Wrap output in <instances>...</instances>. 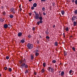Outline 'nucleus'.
<instances>
[{
  "mask_svg": "<svg viewBox=\"0 0 77 77\" xmlns=\"http://www.w3.org/2000/svg\"><path fill=\"white\" fill-rule=\"evenodd\" d=\"M41 72L42 73H44V72H45V69H42L41 70Z\"/></svg>",
  "mask_w": 77,
  "mask_h": 77,
  "instance_id": "nucleus-17",
  "label": "nucleus"
},
{
  "mask_svg": "<svg viewBox=\"0 0 77 77\" xmlns=\"http://www.w3.org/2000/svg\"><path fill=\"white\" fill-rule=\"evenodd\" d=\"M72 3H74L75 1H74V0H72Z\"/></svg>",
  "mask_w": 77,
  "mask_h": 77,
  "instance_id": "nucleus-44",
  "label": "nucleus"
},
{
  "mask_svg": "<svg viewBox=\"0 0 77 77\" xmlns=\"http://www.w3.org/2000/svg\"><path fill=\"white\" fill-rule=\"evenodd\" d=\"M27 47L28 49H29V50H31V49L33 48V45L32 44L28 43L27 45Z\"/></svg>",
  "mask_w": 77,
  "mask_h": 77,
  "instance_id": "nucleus-2",
  "label": "nucleus"
},
{
  "mask_svg": "<svg viewBox=\"0 0 77 77\" xmlns=\"http://www.w3.org/2000/svg\"><path fill=\"white\" fill-rule=\"evenodd\" d=\"M59 73H60V72H61V71L60 70V71H59Z\"/></svg>",
  "mask_w": 77,
  "mask_h": 77,
  "instance_id": "nucleus-54",
  "label": "nucleus"
},
{
  "mask_svg": "<svg viewBox=\"0 0 77 77\" xmlns=\"http://www.w3.org/2000/svg\"><path fill=\"white\" fill-rule=\"evenodd\" d=\"M6 59H8V60L9 59V56H7L6 57Z\"/></svg>",
  "mask_w": 77,
  "mask_h": 77,
  "instance_id": "nucleus-35",
  "label": "nucleus"
},
{
  "mask_svg": "<svg viewBox=\"0 0 77 77\" xmlns=\"http://www.w3.org/2000/svg\"><path fill=\"white\" fill-rule=\"evenodd\" d=\"M55 3L54 2H53L52 3V6H53V7H54V6H55Z\"/></svg>",
  "mask_w": 77,
  "mask_h": 77,
  "instance_id": "nucleus-29",
  "label": "nucleus"
},
{
  "mask_svg": "<svg viewBox=\"0 0 77 77\" xmlns=\"http://www.w3.org/2000/svg\"><path fill=\"white\" fill-rule=\"evenodd\" d=\"M29 15L30 17V16H31V15H32V13H29Z\"/></svg>",
  "mask_w": 77,
  "mask_h": 77,
  "instance_id": "nucleus-46",
  "label": "nucleus"
},
{
  "mask_svg": "<svg viewBox=\"0 0 77 77\" xmlns=\"http://www.w3.org/2000/svg\"><path fill=\"white\" fill-rule=\"evenodd\" d=\"M77 25V21L76 20V21H74L73 22V26H76Z\"/></svg>",
  "mask_w": 77,
  "mask_h": 77,
  "instance_id": "nucleus-9",
  "label": "nucleus"
},
{
  "mask_svg": "<svg viewBox=\"0 0 77 77\" xmlns=\"http://www.w3.org/2000/svg\"><path fill=\"white\" fill-rule=\"evenodd\" d=\"M45 0H41V2H45Z\"/></svg>",
  "mask_w": 77,
  "mask_h": 77,
  "instance_id": "nucleus-49",
  "label": "nucleus"
},
{
  "mask_svg": "<svg viewBox=\"0 0 77 77\" xmlns=\"http://www.w3.org/2000/svg\"><path fill=\"white\" fill-rule=\"evenodd\" d=\"M3 14V15H4V16H5V15L6 14V12H5V11H4L3 13H2Z\"/></svg>",
  "mask_w": 77,
  "mask_h": 77,
  "instance_id": "nucleus-27",
  "label": "nucleus"
},
{
  "mask_svg": "<svg viewBox=\"0 0 77 77\" xmlns=\"http://www.w3.org/2000/svg\"><path fill=\"white\" fill-rule=\"evenodd\" d=\"M46 39H50V37H48V36H46Z\"/></svg>",
  "mask_w": 77,
  "mask_h": 77,
  "instance_id": "nucleus-39",
  "label": "nucleus"
},
{
  "mask_svg": "<svg viewBox=\"0 0 77 77\" xmlns=\"http://www.w3.org/2000/svg\"><path fill=\"white\" fill-rule=\"evenodd\" d=\"M29 72V71L27 70V69L26 70V71L25 72V74H26V73H28Z\"/></svg>",
  "mask_w": 77,
  "mask_h": 77,
  "instance_id": "nucleus-28",
  "label": "nucleus"
},
{
  "mask_svg": "<svg viewBox=\"0 0 77 77\" xmlns=\"http://www.w3.org/2000/svg\"><path fill=\"white\" fill-rule=\"evenodd\" d=\"M61 76H62H62H63L64 75H65V72L63 71L61 72Z\"/></svg>",
  "mask_w": 77,
  "mask_h": 77,
  "instance_id": "nucleus-11",
  "label": "nucleus"
},
{
  "mask_svg": "<svg viewBox=\"0 0 77 77\" xmlns=\"http://www.w3.org/2000/svg\"><path fill=\"white\" fill-rule=\"evenodd\" d=\"M24 40H25V38H23V39L21 40V42L22 43H24L25 42V41Z\"/></svg>",
  "mask_w": 77,
  "mask_h": 77,
  "instance_id": "nucleus-10",
  "label": "nucleus"
},
{
  "mask_svg": "<svg viewBox=\"0 0 77 77\" xmlns=\"http://www.w3.org/2000/svg\"><path fill=\"white\" fill-rule=\"evenodd\" d=\"M39 54V53L37 52H35V56H38V55Z\"/></svg>",
  "mask_w": 77,
  "mask_h": 77,
  "instance_id": "nucleus-24",
  "label": "nucleus"
},
{
  "mask_svg": "<svg viewBox=\"0 0 77 77\" xmlns=\"http://www.w3.org/2000/svg\"><path fill=\"white\" fill-rule=\"evenodd\" d=\"M34 7H31V9H32V10H33V9H34Z\"/></svg>",
  "mask_w": 77,
  "mask_h": 77,
  "instance_id": "nucleus-43",
  "label": "nucleus"
},
{
  "mask_svg": "<svg viewBox=\"0 0 77 77\" xmlns=\"http://www.w3.org/2000/svg\"><path fill=\"white\" fill-rule=\"evenodd\" d=\"M2 75L0 74V77H1Z\"/></svg>",
  "mask_w": 77,
  "mask_h": 77,
  "instance_id": "nucleus-58",
  "label": "nucleus"
},
{
  "mask_svg": "<svg viewBox=\"0 0 77 77\" xmlns=\"http://www.w3.org/2000/svg\"><path fill=\"white\" fill-rule=\"evenodd\" d=\"M59 76H60L61 75V74L60 73L59 74Z\"/></svg>",
  "mask_w": 77,
  "mask_h": 77,
  "instance_id": "nucleus-53",
  "label": "nucleus"
},
{
  "mask_svg": "<svg viewBox=\"0 0 77 77\" xmlns=\"http://www.w3.org/2000/svg\"><path fill=\"white\" fill-rule=\"evenodd\" d=\"M63 35H65V33H63Z\"/></svg>",
  "mask_w": 77,
  "mask_h": 77,
  "instance_id": "nucleus-57",
  "label": "nucleus"
},
{
  "mask_svg": "<svg viewBox=\"0 0 77 77\" xmlns=\"http://www.w3.org/2000/svg\"><path fill=\"white\" fill-rule=\"evenodd\" d=\"M72 50H73L74 51H75V48L74 47H73L72 48Z\"/></svg>",
  "mask_w": 77,
  "mask_h": 77,
  "instance_id": "nucleus-32",
  "label": "nucleus"
},
{
  "mask_svg": "<svg viewBox=\"0 0 77 77\" xmlns=\"http://www.w3.org/2000/svg\"><path fill=\"white\" fill-rule=\"evenodd\" d=\"M37 44H39V41H37Z\"/></svg>",
  "mask_w": 77,
  "mask_h": 77,
  "instance_id": "nucleus-50",
  "label": "nucleus"
},
{
  "mask_svg": "<svg viewBox=\"0 0 77 77\" xmlns=\"http://www.w3.org/2000/svg\"><path fill=\"white\" fill-rule=\"evenodd\" d=\"M52 62L53 63H55L56 62V61L55 60H53V61H52Z\"/></svg>",
  "mask_w": 77,
  "mask_h": 77,
  "instance_id": "nucleus-25",
  "label": "nucleus"
},
{
  "mask_svg": "<svg viewBox=\"0 0 77 77\" xmlns=\"http://www.w3.org/2000/svg\"><path fill=\"white\" fill-rule=\"evenodd\" d=\"M65 29L66 32L69 31V29L68 28V27H67L66 29Z\"/></svg>",
  "mask_w": 77,
  "mask_h": 77,
  "instance_id": "nucleus-20",
  "label": "nucleus"
},
{
  "mask_svg": "<svg viewBox=\"0 0 77 77\" xmlns=\"http://www.w3.org/2000/svg\"><path fill=\"white\" fill-rule=\"evenodd\" d=\"M8 70H7V71H9V72H11L12 71V69L10 67L8 68Z\"/></svg>",
  "mask_w": 77,
  "mask_h": 77,
  "instance_id": "nucleus-12",
  "label": "nucleus"
},
{
  "mask_svg": "<svg viewBox=\"0 0 77 77\" xmlns=\"http://www.w3.org/2000/svg\"><path fill=\"white\" fill-rule=\"evenodd\" d=\"M63 36L64 38H65V35H63Z\"/></svg>",
  "mask_w": 77,
  "mask_h": 77,
  "instance_id": "nucleus-56",
  "label": "nucleus"
},
{
  "mask_svg": "<svg viewBox=\"0 0 77 77\" xmlns=\"http://www.w3.org/2000/svg\"><path fill=\"white\" fill-rule=\"evenodd\" d=\"M51 67H48V71H49L50 72V69H51Z\"/></svg>",
  "mask_w": 77,
  "mask_h": 77,
  "instance_id": "nucleus-22",
  "label": "nucleus"
},
{
  "mask_svg": "<svg viewBox=\"0 0 77 77\" xmlns=\"http://www.w3.org/2000/svg\"><path fill=\"white\" fill-rule=\"evenodd\" d=\"M10 17L11 18H12L13 17H14V16H13L11 14L10 15Z\"/></svg>",
  "mask_w": 77,
  "mask_h": 77,
  "instance_id": "nucleus-30",
  "label": "nucleus"
},
{
  "mask_svg": "<svg viewBox=\"0 0 77 77\" xmlns=\"http://www.w3.org/2000/svg\"><path fill=\"white\" fill-rule=\"evenodd\" d=\"M8 27V25L7 24H5L4 25V27L5 29H7Z\"/></svg>",
  "mask_w": 77,
  "mask_h": 77,
  "instance_id": "nucleus-8",
  "label": "nucleus"
},
{
  "mask_svg": "<svg viewBox=\"0 0 77 77\" xmlns=\"http://www.w3.org/2000/svg\"><path fill=\"white\" fill-rule=\"evenodd\" d=\"M32 30L33 31H34L35 30V27H33V28H32Z\"/></svg>",
  "mask_w": 77,
  "mask_h": 77,
  "instance_id": "nucleus-36",
  "label": "nucleus"
},
{
  "mask_svg": "<svg viewBox=\"0 0 77 77\" xmlns=\"http://www.w3.org/2000/svg\"><path fill=\"white\" fill-rule=\"evenodd\" d=\"M59 14H60V16H61V15H60V13Z\"/></svg>",
  "mask_w": 77,
  "mask_h": 77,
  "instance_id": "nucleus-60",
  "label": "nucleus"
},
{
  "mask_svg": "<svg viewBox=\"0 0 77 77\" xmlns=\"http://www.w3.org/2000/svg\"><path fill=\"white\" fill-rule=\"evenodd\" d=\"M38 19H39V20H43V18H42V16L40 17Z\"/></svg>",
  "mask_w": 77,
  "mask_h": 77,
  "instance_id": "nucleus-18",
  "label": "nucleus"
},
{
  "mask_svg": "<svg viewBox=\"0 0 77 77\" xmlns=\"http://www.w3.org/2000/svg\"><path fill=\"white\" fill-rule=\"evenodd\" d=\"M33 7L36 8L37 6V4L36 3H34L33 5Z\"/></svg>",
  "mask_w": 77,
  "mask_h": 77,
  "instance_id": "nucleus-14",
  "label": "nucleus"
},
{
  "mask_svg": "<svg viewBox=\"0 0 77 77\" xmlns=\"http://www.w3.org/2000/svg\"><path fill=\"white\" fill-rule=\"evenodd\" d=\"M28 37L29 38H31V35H28Z\"/></svg>",
  "mask_w": 77,
  "mask_h": 77,
  "instance_id": "nucleus-40",
  "label": "nucleus"
},
{
  "mask_svg": "<svg viewBox=\"0 0 77 77\" xmlns=\"http://www.w3.org/2000/svg\"><path fill=\"white\" fill-rule=\"evenodd\" d=\"M37 53V52H38V50H37L35 51Z\"/></svg>",
  "mask_w": 77,
  "mask_h": 77,
  "instance_id": "nucleus-52",
  "label": "nucleus"
},
{
  "mask_svg": "<svg viewBox=\"0 0 77 77\" xmlns=\"http://www.w3.org/2000/svg\"><path fill=\"white\" fill-rule=\"evenodd\" d=\"M45 32L46 35H48L49 34V32H48V29H47V30L45 31Z\"/></svg>",
  "mask_w": 77,
  "mask_h": 77,
  "instance_id": "nucleus-19",
  "label": "nucleus"
},
{
  "mask_svg": "<svg viewBox=\"0 0 77 77\" xmlns=\"http://www.w3.org/2000/svg\"><path fill=\"white\" fill-rule=\"evenodd\" d=\"M4 69H5V70H7V69H8V67H5L4 68Z\"/></svg>",
  "mask_w": 77,
  "mask_h": 77,
  "instance_id": "nucleus-41",
  "label": "nucleus"
},
{
  "mask_svg": "<svg viewBox=\"0 0 77 77\" xmlns=\"http://www.w3.org/2000/svg\"><path fill=\"white\" fill-rule=\"evenodd\" d=\"M39 37L40 38H41V39L42 38V36L41 35L39 36Z\"/></svg>",
  "mask_w": 77,
  "mask_h": 77,
  "instance_id": "nucleus-51",
  "label": "nucleus"
},
{
  "mask_svg": "<svg viewBox=\"0 0 77 77\" xmlns=\"http://www.w3.org/2000/svg\"><path fill=\"white\" fill-rule=\"evenodd\" d=\"M21 7V6H19V8H20Z\"/></svg>",
  "mask_w": 77,
  "mask_h": 77,
  "instance_id": "nucleus-59",
  "label": "nucleus"
},
{
  "mask_svg": "<svg viewBox=\"0 0 77 77\" xmlns=\"http://www.w3.org/2000/svg\"><path fill=\"white\" fill-rule=\"evenodd\" d=\"M31 60H33L34 58V57H33V56L31 54Z\"/></svg>",
  "mask_w": 77,
  "mask_h": 77,
  "instance_id": "nucleus-21",
  "label": "nucleus"
},
{
  "mask_svg": "<svg viewBox=\"0 0 77 77\" xmlns=\"http://www.w3.org/2000/svg\"><path fill=\"white\" fill-rule=\"evenodd\" d=\"M71 37H72V36H71Z\"/></svg>",
  "mask_w": 77,
  "mask_h": 77,
  "instance_id": "nucleus-61",
  "label": "nucleus"
},
{
  "mask_svg": "<svg viewBox=\"0 0 77 77\" xmlns=\"http://www.w3.org/2000/svg\"><path fill=\"white\" fill-rule=\"evenodd\" d=\"M20 62L21 68H22V69H24V68L26 69L28 68L29 66L28 65L26 64V60L25 59H24L20 61Z\"/></svg>",
  "mask_w": 77,
  "mask_h": 77,
  "instance_id": "nucleus-1",
  "label": "nucleus"
},
{
  "mask_svg": "<svg viewBox=\"0 0 77 77\" xmlns=\"http://www.w3.org/2000/svg\"><path fill=\"white\" fill-rule=\"evenodd\" d=\"M42 20H40L39 21L37 22L36 24L37 25H39L40 24H42L43 23V21Z\"/></svg>",
  "mask_w": 77,
  "mask_h": 77,
  "instance_id": "nucleus-4",
  "label": "nucleus"
},
{
  "mask_svg": "<svg viewBox=\"0 0 77 77\" xmlns=\"http://www.w3.org/2000/svg\"><path fill=\"white\" fill-rule=\"evenodd\" d=\"M34 13H35V18H36L37 20L39 18V14L38 13L37 14V13H36V12H35V11H34Z\"/></svg>",
  "mask_w": 77,
  "mask_h": 77,
  "instance_id": "nucleus-3",
  "label": "nucleus"
},
{
  "mask_svg": "<svg viewBox=\"0 0 77 77\" xmlns=\"http://www.w3.org/2000/svg\"><path fill=\"white\" fill-rule=\"evenodd\" d=\"M45 8L44 7H43L42 8V10L43 11H45Z\"/></svg>",
  "mask_w": 77,
  "mask_h": 77,
  "instance_id": "nucleus-33",
  "label": "nucleus"
},
{
  "mask_svg": "<svg viewBox=\"0 0 77 77\" xmlns=\"http://www.w3.org/2000/svg\"><path fill=\"white\" fill-rule=\"evenodd\" d=\"M77 17L76 16H73L72 18V21H75L76 20H77Z\"/></svg>",
  "mask_w": 77,
  "mask_h": 77,
  "instance_id": "nucleus-6",
  "label": "nucleus"
},
{
  "mask_svg": "<svg viewBox=\"0 0 77 77\" xmlns=\"http://www.w3.org/2000/svg\"><path fill=\"white\" fill-rule=\"evenodd\" d=\"M43 15H46V14H45V12H43Z\"/></svg>",
  "mask_w": 77,
  "mask_h": 77,
  "instance_id": "nucleus-45",
  "label": "nucleus"
},
{
  "mask_svg": "<svg viewBox=\"0 0 77 77\" xmlns=\"http://www.w3.org/2000/svg\"><path fill=\"white\" fill-rule=\"evenodd\" d=\"M61 12L63 15L65 14V11L63 10L61 11Z\"/></svg>",
  "mask_w": 77,
  "mask_h": 77,
  "instance_id": "nucleus-13",
  "label": "nucleus"
},
{
  "mask_svg": "<svg viewBox=\"0 0 77 77\" xmlns=\"http://www.w3.org/2000/svg\"><path fill=\"white\" fill-rule=\"evenodd\" d=\"M0 21H1V22H4V19H0Z\"/></svg>",
  "mask_w": 77,
  "mask_h": 77,
  "instance_id": "nucleus-31",
  "label": "nucleus"
},
{
  "mask_svg": "<svg viewBox=\"0 0 77 77\" xmlns=\"http://www.w3.org/2000/svg\"><path fill=\"white\" fill-rule=\"evenodd\" d=\"M75 5H77V0H76L75 1Z\"/></svg>",
  "mask_w": 77,
  "mask_h": 77,
  "instance_id": "nucleus-42",
  "label": "nucleus"
},
{
  "mask_svg": "<svg viewBox=\"0 0 77 77\" xmlns=\"http://www.w3.org/2000/svg\"><path fill=\"white\" fill-rule=\"evenodd\" d=\"M51 72H54V69L53 68H51Z\"/></svg>",
  "mask_w": 77,
  "mask_h": 77,
  "instance_id": "nucleus-15",
  "label": "nucleus"
},
{
  "mask_svg": "<svg viewBox=\"0 0 77 77\" xmlns=\"http://www.w3.org/2000/svg\"><path fill=\"white\" fill-rule=\"evenodd\" d=\"M64 56H66V55H67V52H66V51H64Z\"/></svg>",
  "mask_w": 77,
  "mask_h": 77,
  "instance_id": "nucleus-16",
  "label": "nucleus"
},
{
  "mask_svg": "<svg viewBox=\"0 0 77 77\" xmlns=\"http://www.w3.org/2000/svg\"><path fill=\"white\" fill-rule=\"evenodd\" d=\"M55 46H57V45H58V44L57 43V42H56L54 43Z\"/></svg>",
  "mask_w": 77,
  "mask_h": 77,
  "instance_id": "nucleus-23",
  "label": "nucleus"
},
{
  "mask_svg": "<svg viewBox=\"0 0 77 77\" xmlns=\"http://www.w3.org/2000/svg\"><path fill=\"white\" fill-rule=\"evenodd\" d=\"M75 14H77V10L75 11Z\"/></svg>",
  "mask_w": 77,
  "mask_h": 77,
  "instance_id": "nucleus-37",
  "label": "nucleus"
},
{
  "mask_svg": "<svg viewBox=\"0 0 77 77\" xmlns=\"http://www.w3.org/2000/svg\"><path fill=\"white\" fill-rule=\"evenodd\" d=\"M55 27H56V26L55 25H54L53 26V28H55Z\"/></svg>",
  "mask_w": 77,
  "mask_h": 77,
  "instance_id": "nucleus-47",
  "label": "nucleus"
},
{
  "mask_svg": "<svg viewBox=\"0 0 77 77\" xmlns=\"http://www.w3.org/2000/svg\"><path fill=\"white\" fill-rule=\"evenodd\" d=\"M32 0H29V2H32Z\"/></svg>",
  "mask_w": 77,
  "mask_h": 77,
  "instance_id": "nucleus-55",
  "label": "nucleus"
},
{
  "mask_svg": "<svg viewBox=\"0 0 77 77\" xmlns=\"http://www.w3.org/2000/svg\"><path fill=\"white\" fill-rule=\"evenodd\" d=\"M11 12H13V14H15V10H14V8H11Z\"/></svg>",
  "mask_w": 77,
  "mask_h": 77,
  "instance_id": "nucleus-7",
  "label": "nucleus"
},
{
  "mask_svg": "<svg viewBox=\"0 0 77 77\" xmlns=\"http://www.w3.org/2000/svg\"><path fill=\"white\" fill-rule=\"evenodd\" d=\"M43 65L44 67H45V66H46V64L45 63H44L43 64Z\"/></svg>",
  "mask_w": 77,
  "mask_h": 77,
  "instance_id": "nucleus-26",
  "label": "nucleus"
},
{
  "mask_svg": "<svg viewBox=\"0 0 77 77\" xmlns=\"http://www.w3.org/2000/svg\"><path fill=\"white\" fill-rule=\"evenodd\" d=\"M23 35V32H19L17 34V35L19 36V37H21Z\"/></svg>",
  "mask_w": 77,
  "mask_h": 77,
  "instance_id": "nucleus-5",
  "label": "nucleus"
},
{
  "mask_svg": "<svg viewBox=\"0 0 77 77\" xmlns=\"http://www.w3.org/2000/svg\"><path fill=\"white\" fill-rule=\"evenodd\" d=\"M69 73L70 74H71L72 73V70H71L69 72Z\"/></svg>",
  "mask_w": 77,
  "mask_h": 77,
  "instance_id": "nucleus-34",
  "label": "nucleus"
},
{
  "mask_svg": "<svg viewBox=\"0 0 77 77\" xmlns=\"http://www.w3.org/2000/svg\"><path fill=\"white\" fill-rule=\"evenodd\" d=\"M8 27H11V24H8Z\"/></svg>",
  "mask_w": 77,
  "mask_h": 77,
  "instance_id": "nucleus-38",
  "label": "nucleus"
},
{
  "mask_svg": "<svg viewBox=\"0 0 77 77\" xmlns=\"http://www.w3.org/2000/svg\"><path fill=\"white\" fill-rule=\"evenodd\" d=\"M34 75H36V74H37V73L36 72H34Z\"/></svg>",
  "mask_w": 77,
  "mask_h": 77,
  "instance_id": "nucleus-48",
  "label": "nucleus"
}]
</instances>
